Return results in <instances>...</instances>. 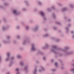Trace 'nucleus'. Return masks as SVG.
I'll return each instance as SVG.
<instances>
[{
  "label": "nucleus",
  "instance_id": "obj_1",
  "mask_svg": "<svg viewBox=\"0 0 74 74\" xmlns=\"http://www.w3.org/2000/svg\"><path fill=\"white\" fill-rule=\"evenodd\" d=\"M31 50L32 51H35L36 50V49L34 47V45L33 44L32 45Z\"/></svg>",
  "mask_w": 74,
  "mask_h": 74
},
{
  "label": "nucleus",
  "instance_id": "obj_2",
  "mask_svg": "<svg viewBox=\"0 0 74 74\" xmlns=\"http://www.w3.org/2000/svg\"><path fill=\"white\" fill-rule=\"evenodd\" d=\"M10 53H7V56L8 57L6 59V61H7L9 60V57H10Z\"/></svg>",
  "mask_w": 74,
  "mask_h": 74
},
{
  "label": "nucleus",
  "instance_id": "obj_3",
  "mask_svg": "<svg viewBox=\"0 0 74 74\" xmlns=\"http://www.w3.org/2000/svg\"><path fill=\"white\" fill-rule=\"evenodd\" d=\"M13 13L15 15H18V13L17 12L16 10H14L13 11Z\"/></svg>",
  "mask_w": 74,
  "mask_h": 74
},
{
  "label": "nucleus",
  "instance_id": "obj_4",
  "mask_svg": "<svg viewBox=\"0 0 74 74\" xmlns=\"http://www.w3.org/2000/svg\"><path fill=\"white\" fill-rule=\"evenodd\" d=\"M16 70L17 72L16 74H19V69L18 68H16Z\"/></svg>",
  "mask_w": 74,
  "mask_h": 74
},
{
  "label": "nucleus",
  "instance_id": "obj_5",
  "mask_svg": "<svg viewBox=\"0 0 74 74\" xmlns=\"http://www.w3.org/2000/svg\"><path fill=\"white\" fill-rule=\"evenodd\" d=\"M40 14L42 16H44V13L43 12L41 11L40 12Z\"/></svg>",
  "mask_w": 74,
  "mask_h": 74
},
{
  "label": "nucleus",
  "instance_id": "obj_6",
  "mask_svg": "<svg viewBox=\"0 0 74 74\" xmlns=\"http://www.w3.org/2000/svg\"><path fill=\"white\" fill-rule=\"evenodd\" d=\"M67 8H64L62 10V11H65L66 10H67Z\"/></svg>",
  "mask_w": 74,
  "mask_h": 74
},
{
  "label": "nucleus",
  "instance_id": "obj_7",
  "mask_svg": "<svg viewBox=\"0 0 74 74\" xmlns=\"http://www.w3.org/2000/svg\"><path fill=\"white\" fill-rule=\"evenodd\" d=\"M53 49H56L57 48V46H53Z\"/></svg>",
  "mask_w": 74,
  "mask_h": 74
},
{
  "label": "nucleus",
  "instance_id": "obj_8",
  "mask_svg": "<svg viewBox=\"0 0 74 74\" xmlns=\"http://www.w3.org/2000/svg\"><path fill=\"white\" fill-rule=\"evenodd\" d=\"M37 72V69H35L34 72V74H36V73Z\"/></svg>",
  "mask_w": 74,
  "mask_h": 74
},
{
  "label": "nucleus",
  "instance_id": "obj_9",
  "mask_svg": "<svg viewBox=\"0 0 74 74\" xmlns=\"http://www.w3.org/2000/svg\"><path fill=\"white\" fill-rule=\"evenodd\" d=\"M17 58L18 59H20V58H21V56L19 55H18L17 56Z\"/></svg>",
  "mask_w": 74,
  "mask_h": 74
},
{
  "label": "nucleus",
  "instance_id": "obj_10",
  "mask_svg": "<svg viewBox=\"0 0 74 74\" xmlns=\"http://www.w3.org/2000/svg\"><path fill=\"white\" fill-rule=\"evenodd\" d=\"M54 64L56 67H57L58 66V64L57 62H55Z\"/></svg>",
  "mask_w": 74,
  "mask_h": 74
},
{
  "label": "nucleus",
  "instance_id": "obj_11",
  "mask_svg": "<svg viewBox=\"0 0 74 74\" xmlns=\"http://www.w3.org/2000/svg\"><path fill=\"white\" fill-rule=\"evenodd\" d=\"M48 34H46V35H45L44 36V37H48Z\"/></svg>",
  "mask_w": 74,
  "mask_h": 74
},
{
  "label": "nucleus",
  "instance_id": "obj_12",
  "mask_svg": "<svg viewBox=\"0 0 74 74\" xmlns=\"http://www.w3.org/2000/svg\"><path fill=\"white\" fill-rule=\"evenodd\" d=\"M23 62H20V65H21V66L23 65Z\"/></svg>",
  "mask_w": 74,
  "mask_h": 74
},
{
  "label": "nucleus",
  "instance_id": "obj_13",
  "mask_svg": "<svg viewBox=\"0 0 74 74\" xmlns=\"http://www.w3.org/2000/svg\"><path fill=\"white\" fill-rule=\"evenodd\" d=\"M3 30L4 31V30H5L6 29V28H5V27H3Z\"/></svg>",
  "mask_w": 74,
  "mask_h": 74
},
{
  "label": "nucleus",
  "instance_id": "obj_14",
  "mask_svg": "<svg viewBox=\"0 0 74 74\" xmlns=\"http://www.w3.org/2000/svg\"><path fill=\"white\" fill-rule=\"evenodd\" d=\"M69 48V47H65V50H67V49H68Z\"/></svg>",
  "mask_w": 74,
  "mask_h": 74
},
{
  "label": "nucleus",
  "instance_id": "obj_15",
  "mask_svg": "<svg viewBox=\"0 0 74 74\" xmlns=\"http://www.w3.org/2000/svg\"><path fill=\"white\" fill-rule=\"evenodd\" d=\"M25 71H27V67H25Z\"/></svg>",
  "mask_w": 74,
  "mask_h": 74
},
{
  "label": "nucleus",
  "instance_id": "obj_16",
  "mask_svg": "<svg viewBox=\"0 0 74 74\" xmlns=\"http://www.w3.org/2000/svg\"><path fill=\"white\" fill-rule=\"evenodd\" d=\"M56 23L57 24H58V25H60V23L59 22H57Z\"/></svg>",
  "mask_w": 74,
  "mask_h": 74
},
{
  "label": "nucleus",
  "instance_id": "obj_17",
  "mask_svg": "<svg viewBox=\"0 0 74 74\" xmlns=\"http://www.w3.org/2000/svg\"><path fill=\"white\" fill-rule=\"evenodd\" d=\"M71 71H73L74 73V69H71Z\"/></svg>",
  "mask_w": 74,
  "mask_h": 74
},
{
  "label": "nucleus",
  "instance_id": "obj_18",
  "mask_svg": "<svg viewBox=\"0 0 74 74\" xmlns=\"http://www.w3.org/2000/svg\"><path fill=\"white\" fill-rule=\"evenodd\" d=\"M38 29V27H36L35 28V30H37Z\"/></svg>",
  "mask_w": 74,
  "mask_h": 74
},
{
  "label": "nucleus",
  "instance_id": "obj_19",
  "mask_svg": "<svg viewBox=\"0 0 74 74\" xmlns=\"http://www.w3.org/2000/svg\"><path fill=\"white\" fill-rule=\"evenodd\" d=\"M53 18H55V16L54 14H53Z\"/></svg>",
  "mask_w": 74,
  "mask_h": 74
},
{
  "label": "nucleus",
  "instance_id": "obj_20",
  "mask_svg": "<svg viewBox=\"0 0 74 74\" xmlns=\"http://www.w3.org/2000/svg\"><path fill=\"white\" fill-rule=\"evenodd\" d=\"M29 27H28V26H26V30H28V29H29Z\"/></svg>",
  "mask_w": 74,
  "mask_h": 74
},
{
  "label": "nucleus",
  "instance_id": "obj_21",
  "mask_svg": "<svg viewBox=\"0 0 74 74\" xmlns=\"http://www.w3.org/2000/svg\"><path fill=\"white\" fill-rule=\"evenodd\" d=\"M51 8L52 9H53V10H54V9H55V7H54V6H53Z\"/></svg>",
  "mask_w": 74,
  "mask_h": 74
},
{
  "label": "nucleus",
  "instance_id": "obj_22",
  "mask_svg": "<svg viewBox=\"0 0 74 74\" xmlns=\"http://www.w3.org/2000/svg\"><path fill=\"white\" fill-rule=\"evenodd\" d=\"M38 4H39V5H40V4H41V3L40 2H38Z\"/></svg>",
  "mask_w": 74,
  "mask_h": 74
},
{
  "label": "nucleus",
  "instance_id": "obj_23",
  "mask_svg": "<svg viewBox=\"0 0 74 74\" xmlns=\"http://www.w3.org/2000/svg\"><path fill=\"white\" fill-rule=\"evenodd\" d=\"M19 38H20V36H17V38L19 39Z\"/></svg>",
  "mask_w": 74,
  "mask_h": 74
},
{
  "label": "nucleus",
  "instance_id": "obj_24",
  "mask_svg": "<svg viewBox=\"0 0 74 74\" xmlns=\"http://www.w3.org/2000/svg\"><path fill=\"white\" fill-rule=\"evenodd\" d=\"M71 33L72 34H73V33H74V32H73V31H72L71 32Z\"/></svg>",
  "mask_w": 74,
  "mask_h": 74
},
{
  "label": "nucleus",
  "instance_id": "obj_25",
  "mask_svg": "<svg viewBox=\"0 0 74 74\" xmlns=\"http://www.w3.org/2000/svg\"><path fill=\"white\" fill-rule=\"evenodd\" d=\"M41 69L42 70H44V68H43L42 67H41Z\"/></svg>",
  "mask_w": 74,
  "mask_h": 74
},
{
  "label": "nucleus",
  "instance_id": "obj_26",
  "mask_svg": "<svg viewBox=\"0 0 74 74\" xmlns=\"http://www.w3.org/2000/svg\"><path fill=\"white\" fill-rule=\"evenodd\" d=\"M46 47H48V44L46 45Z\"/></svg>",
  "mask_w": 74,
  "mask_h": 74
},
{
  "label": "nucleus",
  "instance_id": "obj_27",
  "mask_svg": "<svg viewBox=\"0 0 74 74\" xmlns=\"http://www.w3.org/2000/svg\"><path fill=\"white\" fill-rule=\"evenodd\" d=\"M56 70L55 69H53L52 70V71H56Z\"/></svg>",
  "mask_w": 74,
  "mask_h": 74
},
{
  "label": "nucleus",
  "instance_id": "obj_28",
  "mask_svg": "<svg viewBox=\"0 0 74 74\" xmlns=\"http://www.w3.org/2000/svg\"><path fill=\"white\" fill-rule=\"evenodd\" d=\"M43 60H45V57H43Z\"/></svg>",
  "mask_w": 74,
  "mask_h": 74
},
{
  "label": "nucleus",
  "instance_id": "obj_29",
  "mask_svg": "<svg viewBox=\"0 0 74 74\" xmlns=\"http://www.w3.org/2000/svg\"><path fill=\"white\" fill-rule=\"evenodd\" d=\"M23 11H25V10H26V9L24 8L23 9Z\"/></svg>",
  "mask_w": 74,
  "mask_h": 74
},
{
  "label": "nucleus",
  "instance_id": "obj_30",
  "mask_svg": "<svg viewBox=\"0 0 74 74\" xmlns=\"http://www.w3.org/2000/svg\"><path fill=\"white\" fill-rule=\"evenodd\" d=\"M10 38V36H8L7 39H9V38Z\"/></svg>",
  "mask_w": 74,
  "mask_h": 74
},
{
  "label": "nucleus",
  "instance_id": "obj_31",
  "mask_svg": "<svg viewBox=\"0 0 74 74\" xmlns=\"http://www.w3.org/2000/svg\"><path fill=\"white\" fill-rule=\"evenodd\" d=\"M14 59V57H12L11 58V59Z\"/></svg>",
  "mask_w": 74,
  "mask_h": 74
},
{
  "label": "nucleus",
  "instance_id": "obj_32",
  "mask_svg": "<svg viewBox=\"0 0 74 74\" xmlns=\"http://www.w3.org/2000/svg\"><path fill=\"white\" fill-rule=\"evenodd\" d=\"M70 21H71V20H70V19H69L68 20V22H70Z\"/></svg>",
  "mask_w": 74,
  "mask_h": 74
},
{
  "label": "nucleus",
  "instance_id": "obj_33",
  "mask_svg": "<svg viewBox=\"0 0 74 74\" xmlns=\"http://www.w3.org/2000/svg\"><path fill=\"white\" fill-rule=\"evenodd\" d=\"M4 4L5 5H7V3H5Z\"/></svg>",
  "mask_w": 74,
  "mask_h": 74
},
{
  "label": "nucleus",
  "instance_id": "obj_34",
  "mask_svg": "<svg viewBox=\"0 0 74 74\" xmlns=\"http://www.w3.org/2000/svg\"><path fill=\"white\" fill-rule=\"evenodd\" d=\"M66 30H67V31H68V28L66 27Z\"/></svg>",
  "mask_w": 74,
  "mask_h": 74
},
{
  "label": "nucleus",
  "instance_id": "obj_35",
  "mask_svg": "<svg viewBox=\"0 0 74 74\" xmlns=\"http://www.w3.org/2000/svg\"><path fill=\"white\" fill-rule=\"evenodd\" d=\"M26 42H24L23 43V44L24 45V44H25V43Z\"/></svg>",
  "mask_w": 74,
  "mask_h": 74
},
{
  "label": "nucleus",
  "instance_id": "obj_36",
  "mask_svg": "<svg viewBox=\"0 0 74 74\" xmlns=\"http://www.w3.org/2000/svg\"><path fill=\"white\" fill-rule=\"evenodd\" d=\"M17 29H19V26H17Z\"/></svg>",
  "mask_w": 74,
  "mask_h": 74
},
{
  "label": "nucleus",
  "instance_id": "obj_37",
  "mask_svg": "<svg viewBox=\"0 0 74 74\" xmlns=\"http://www.w3.org/2000/svg\"><path fill=\"white\" fill-rule=\"evenodd\" d=\"M51 61L52 62H53V60H51Z\"/></svg>",
  "mask_w": 74,
  "mask_h": 74
},
{
  "label": "nucleus",
  "instance_id": "obj_38",
  "mask_svg": "<svg viewBox=\"0 0 74 74\" xmlns=\"http://www.w3.org/2000/svg\"><path fill=\"white\" fill-rule=\"evenodd\" d=\"M71 7H73V5H71Z\"/></svg>",
  "mask_w": 74,
  "mask_h": 74
},
{
  "label": "nucleus",
  "instance_id": "obj_39",
  "mask_svg": "<svg viewBox=\"0 0 74 74\" xmlns=\"http://www.w3.org/2000/svg\"><path fill=\"white\" fill-rule=\"evenodd\" d=\"M53 29H56V27H54V28H53Z\"/></svg>",
  "mask_w": 74,
  "mask_h": 74
},
{
  "label": "nucleus",
  "instance_id": "obj_40",
  "mask_svg": "<svg viewBox=\"0 0 74 74\" xmlns=\"http://www.w3.org/2000/svg\"><path fill=\"white\" fill-rule=\"evenodd\" d=\"M44 20H45V19H46L45 18V17L44 18Z\"/></svg>",
  "mask_w": 74,
  "mask_h": 74
},
{
  "label": "nucleus",
  "instance_id": "obj_41",
  "mask_svg": "<svg viewBox=\"0 0 74 74\" xmlns=\"http://www.w3.org/2000/svg\"><path fill=\"white\" fill-rule=\"evenodd\" d=\"M72 37H73V38H74V35H73V36Z\"/></svg>",
  "mask_w": 74,
  "mask_h": 74
},
{
  "label": "nucleus",
  "instance_id": "obj_42",
  "mask_svg": "<svg viewBox=\"0 0 74 74\" xmlns=\"http://www.w3.org/2000/svg\"><path fill=\"white\" fill-rule=\"evenodd\" d=\"M7 74H10V73L8 72L7 73Z\"/></svg>",
  "mask_w": 74,
  "mask_h": 74
},
{
  "label": "nucleus",
  "instance_id": "obj_43",
  "mask_svg": "<svg viewBox=\"0 0 74 74\" xmlns=\"http://www.w3.org/2000/svg\"><path fill=\"white\" fill-rule=\"evenodd\" d=\"M70 26V24L68 25V26Z\"/></svg>",
  "mask_w": 74,
  "mask_h": 74
},
{
  "label": "nucleus",
  "instance_id": "obj_44",
  "mask_svg": "<svg viewBox=\"0 0 74 74\" xmlns=\"http://www.w3.org/2000/svg\"><path fill=\"white\" fill-rule=\"evenodd\" d=\"M1 60V57H0V60Z\"/></svg>",
  "mask_w": 74,
  "mask_h": 74
},
{
  "label": "nucleus",
  "instance_id": "obj_45",
  "mask_svg": "<svg viewBox=\"0 0 74 74\" xmlns=\"http://www.w3.org/2000/svg\"><path fill=\"white\" fill-rule=\"evenodd\" d=\"M39 72H41V71H40V70H39Z\"/></svg>",
  "mask_w": 74,
  "mask_h": 74
},
{
  "label": "nucleus",
  "instance_id": "obj_46",
  "mask_svg": "<svg viewBox=\"0 0 74 74\" xmlns=\"http://www.w3.org/2000/svg\"><path fill=\"white\" fill-rule=\"evenodd\" d=\"M51 51H52V52H53V50H51Z\"/></svg>",
  "mask_w": 74,
  "mask_h": 74
},
{
  "label": "nucleus",
  "instance_id": "obj_47",
  "mask_svg": "<svg viewBox=\"0 0 74 74\" xmlns=\"http://www.w3.org/2000/svg\"><path fill=\"white\" fill-rule=\"evenodd\" d=\"M73 66H74V64H73Z\"/></svg>",
  "mask_w": 74,
  "mask_h": 74
},
{
  "label": "nucleus",
  "instance_id": "obj_48",
  "mask_svg": "<svg viewBox=\"0 0 74 74\" xmlns=\"http://www.w3.org/2000/svg\"><path fill=\"white\" fill-rule=\"evenodd\" d=\"M45 48H43V49H45Z\"/></svg>",
  "mask_w": 74,
  "mask_h": 74
},
{
  "label": "nucleus",
  "instance_id": "obj_49",
  "mask_svg": "<svg viewBox=\"0 0 74 74\" xmlns=\"http://www.w3.org/2000/svg\"><path fill=\"white\" fill-rule=\"evenodd\" d=\"M58 41H59V40H58Z\"/></svg>",
  "mask_w": 74,
  "mask_h": 74
},
{
  "label": "nucleus",
  "instance_id": "obj_50",
  "mask_svg": "<svg viewBox=\"0 0 74 74\" xmlns=\"http://www.w3.org/2000/svg\"><path fill=\"white\" fill-rule=\"evenodd\" d=\"M10 64H11V63Z\"/></svg>",
  "mask_w": 74,
  "mask_h": 74
}]
</instances>
